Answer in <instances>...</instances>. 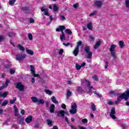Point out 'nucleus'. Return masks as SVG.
I'll use <instances>...</instances> for the list:
<instances>
[{"mask_svg":"<svg viewBox=\"0 0 129 129\" xmlns=\"http://www.w3.org/2000/svg\"><path fill=\"white\" fill-rule=\"evenodd\" d=\"M26 52L27 53V54H29V55H34V52L30 49H27Z\"/></svg>","mask_w":129,"mask_h":129,"instance_id":"c756f323","label":"nucleus"},{"mask_svg":"<svg viewBox=\"0 0 129 129\" xmlns=\"http://www.w3.org/2000/svg\"><path fill=\"white\" fill-rule=\"evenodd\" d=\"M17 101V97H14L13 98V100H11L10 101V104H14V103H15V102H16V101Z\"/></svg>","mask_w":129,"mask_h":129,"instance_id":"7c9ffc66","label":"nucleus"},{"mask_svg":"<svg viewBox=\"0 0 129 129\" xmlns=\"http://www.w3.org/2000/svg\"><path fill=\"white\" fill-rule=\"evenodd\" d=\"M63 45H64V46H66V47H68V46L70 45V47L71 48H72V47H73V45H72V44L68 42L67 43H63Z\"/></svg>","mask_w":129,"mask_h":129,"instance_id":"72a5a7b5","label":"nucleus"},{"mask_svg":"<svg viewBox=\"0 0 129 129\" xmlns=\"http://www.w3.org/2000/svg\"><path fill=\"white\" fill-rule=\"evenodd\" d=\"M119 46L121 48H122L123 47H124V42H123V41L121 40L119 41Z\"/></svg>","mask_w":129,"mask_h":129,"instance_id":"5701e85b","label":"nucleus"},{"mask_svg":"<svg viewBox=\"0 0 129 129\" xmlns=\"http://www.w3.org/2000/svg\"><path fill=\"white\" fill-rule=\"evenodd\" d=\"M81 45H82V41H80L78 42V44L76 47L79 49V46H81Z\"/></svg>","mask_w":129,"mask_h":129,"instance_id":"c03bdc74","label":"nucleus"},{"mask_svg":"<svg viewBox=\"0 0 129 129\" xmlns=\"http://www.w3.org/2000/svg\"><path fill=\"white\" fill-rule=\"evenodd\" d=\"M105 69H107V67H108V61H106L105 62Z\"/></svg>","mask_w":129,"mask_h":129,"instance_id":"864d4df0","label":"nucleus"},{"mask_svg":"<svg viewBox=\"0 0 129 129\" xmlns=\"http://www.w3.org/2000/svg\"><path fill=\"white\" fill-rule=\"evenodd\" d=\"M61 107L63 109H66V105H65V104L64 103H62L61 105Z\"/></svg>","mask_w":129,"mask_h":129,"instance_id":"09e8293b","label":"nucleus"},{"mask_svg":"<svg viewBox=\"0 0 129 129\" xmlns=\"http://www.w3.org/2000/svg\"><path fill=\"white\" fill-rule=\"evenodd\" d=\"M92 78L94 79V80H95V81H98V77L96 76V75H94L92 77Z\"/></svg>","mask_w":129,"mask_h":129,"instance_id":"4c0bfd02","label":"nucleus"},{"mask_svg":"<svg viewBox=\"0 0 129 129\" xmlns=\"http://www.w3.org/2000/svg\"><path fill=\"white\" fill-rule=\"evenodd\" d=\"M60 39L61 41H63V40L65 39V34H64V32H61V34L60 36Z\"/></svg>","mask_w":129,"mask_h":129,"instance_id":"c85d7f7f","label":"nucleus"},{"mask_svg":"<svg viewBox=\"0 0 129 129\" xmlns=\"http://www.w3.org/2000/svg\"><path fill=\"white\" fill-rule=\"evenodd\" d=\"M23 11H27L29 10V8L28 7H24L22 9Z\"/></svg>","mask_w":129,"mask_h":129,"instance_id":"052dcab7","label":"nucleus"},{"mask_svg":"<svg viewBox=\"0 0 129 129\" xmlns=\"http://www.w3.org/2000/svg\"><path fill=\"white\" fill-rule=\"evenodd\" d=\"M79 6V4H78V3L75 4L73 5V7L75 9H77V8H78Z\"/></svg>","mask_w":129,"mask_h":129,"instance_id":"5fc2aeb1","label":"nucleus"},{"mask_svg":"<svg viewBox=\"0 0 129 129\" xmlns=\"http://www.w3.org/2000/svg\"><path fill=\"white\" fill-rule=\"evenodd\" d=\"M18 48L20 51H22V52H24L25 51V47L24 46H22L21 44H19L18 45Z\"/></svg>","mask_w":129,"mask_h":129,"instance_id":"393cba45","label":"nucleus"},{"mask_svg":"<svg viewBox=\"0 0 129 129\" xmlns=\"http://www.w3.org/2000/svg\"><path fill=\"white\" fill-rule=\"evenodd\" d=\"M7 104H8V101L6 100H5L4 102L2 103V106H6Z\"/></svg>","mask_w":129,"mask_h":129,"instance_id":"a18cd8bd","label":"nucleus"},{"mask_svg":"<svg viewBox=\"0 0 129 129\" xmlns=\"http://www.w3.org/2000/svg\"><path fill=\"white\" fill-rule=\"evenodd\" d=\"M26 57H27V55L23 53H19L16 55V59L19 62H21L23 60L26 59Z\"/></svg>","mask_w":129,"mask_h":129,"instance_id":"39448f33","label":"nucleus"},{"mask_svg":"<svg viewBox=\"0 0 129 129\" xmlns=\"http://www.w3.org/2000/svg\"><path fill=\"white\" fill-rule=\"evenodd\" d=\"M56 113H57L58 117H62V118H64L65 117V111L63 110L56 112Z\"/></svg>","mask_w":129,"mask_h":129,"instance_id":"9d476101","label":"nucleus"},{"mask_svg":"<svg viewBox=\"0 0 129 129\" xmlns=\"http://www.w3.org/2000/svg\"><path fill=\"white\" fill-rule=\"evenodd\" d=\"M31 82H32V83H35V78H32Z\"/></svg>","mask_w":129,"mask_h":129,"instance_id":"774afa93","label":"nucleus"},{"mask_svg":"<svg viewBox=\"0 0 129 129\" xmlns=\"http://www.w3.org/2000/svg\"><path fill=\"white\" fill-rule=\"evenodd\" d=\"M82 121L83 123H87L88 120H87V119L85 118V119H83L82 120Z\"/></svg>","mask_w":129,"mask_h":129,"instance_id":"8fccbe9b","label":"nucleus"},{"mask_svg":"<svg viewBox=\"0 0 129 129\" xmlns=\"http://www.w3.org/2000/svg\"><path fill=\"white\" fill-rule=\"evenodd\" d=\"M116 95L117 98V100L115 101V104H118L122 99H125V101H127L129 98V90L127 89L126 91L121 95L119 93H117Z\"/></svg>","mask_w":129,"mask_h":129,"instance_id":"f257e3e1","label":"nucleus"},{"mask_svg":"<svg viewBox=\"0 0 129 129\" xmlns=\"http://www.w3.org/2000/svg\"><path fill=\"white\" fill-rule=\"evenodd\" d=\"M21 114L24 115V114H25V110L24 109H21Z\"/></svg>","mask_w":129,"mask_h":129,"instance_id":"0e129e2a","label":"nucleus"},{"mask_svg":"<svg viewBox=\"0 0 129 129\" xmlns=\"http://www.w3.org/2000/svg\"><path fill=\"white\" fill-rule=\"evenodd\" d=\"M44 92L46 94H48V95H52V94H53V92H52V91L48 89H45Z\"/></svg>","mask_w":129,"mask_h":129,"instance_id":"412c9836","label":"nucleus"},{"mask_svg":"<svg viewBox=\"0 0 129 129\" xmlns=\"http://www.w3.org/2000/svg\"><path fill=\"white\" fill-rule=\"evenodd\" d=\"M109 94H110L111 95H115V92H114V91H110L109 92Z\"/></svg>","mask_w":129,"mask_h":129,"instance_id":"de8ad7c7","label":"nucleus"},{"mask_svg":"<svg viewBox=\"0 0 129 129\" xmlns=\"http://www.w3.org/2000/svg\"><path fill=\"white\" fill-rule=\"evenodd\" d=\"M51 99L52 101V102L53 103H55V104H58V101L57 100V99H56V97H55V96H53L51 98Z\"/></svg>","mask_w":129,"mask_h":129,"instance_id":"6ab92c4d","label":"nucleus"},{"mask_svg":"<svg viewBox=\"0 0 129 129\" xmlns=\"http://www.w3.org/2000/svg\"><path fill=\"white\" fill-rule=\"evenodd\" d=\"M117 47V45L115 44H112L109 49V51L110 52L111 55L113 57V60L116 59V50H115V48Z\"/></svg>","mask_w":129,"mask_h":129,"instance_id":"7ed1b4c3","label":"nucleus"},{"mask_svg":"<svg viewBox=\"0 0 129 129\" xmlns=\"http://www.w3.org/2000/svg\"><path fill=\"white\" fill-rule=\"evenodd\" d=\"M48 106H49V102H46L45 103V107H48Z\"/></svg>","mask_w":129,"mask_h":129,"instance_id":"69168bd1","label":"nucleus"},{"mask_svg":"<svg viewBox=\"0 0 129 129\" xmlns=\"http://www.w3.org/2000/svg\"><path fill=\"white\" fill-rule=\"evenodd\" d=\"M65 32L66 33V34L70 35V36H71V35H72V31L69 29H66Z\"/></svg>","mask_w":129,"mask_h":129,"instance_id":"a878e982","label":"nucleus"},{"mask_svg":"<svg viewBox=\"0 0 129 129\" xmlns=\"http://www.w3.org/2000/svg\"><path fill=\"white\" fill-rule=\"evenodd\" d=\"M49 110H50V112H51V113H53V112L55 110V105H54V104L50 105V106L49 107Z\"/></svg>","mask_w":129,"mask_h":129,"instance_id":"f3484780","label":"nucleus"},{"mask_svg":"<svg viewBox=\"0 0 129 129\" xmlns=\"http://www.w3.org/2000/svg\"><path fill=\"white\" fill-rule=\"evenodd\" d=\"M101 45V40H99L97 41L96 43V44L94 46V49H97L100 47V46Z\"/></svg>","mask_w":129,"mask_h":129,"instance_id":"2eb2a0df","label":"nucleus"},{"mask_svg":"<svg viewBox=\"0 0 129 129\" xmlns=\"http://www.w3.org/2000/svg\"><path fill=\"white\" fill-rule=\"evenodd\" d=\"M94 5L96 7H97V8H101V7H102L103 3H102V1H96L94 3Z\"/></svg>","mask_w":129,"mask_h":129,"instance_id":"f8f14e48","label":"nucleus"},{"mask_svg":"<svg viewBox=\"0 0 129 129\" xmlns=\"http://www.w3.org/2000/svg\"><path fill=\"white\" fill-rule=\"evenodd\" d=\"M41 12H44V14L45 16H47V17H50V14L48 13V10L44 7L41 8Z\"/></svg>","mask_w":129,"mask_h":129,"instance_id":"4468645a","label":"nucleus"},{"mask_svg":"<svg viewBox=\"0 0 129 129\" xmlns=\"http://www.w3.org/2000/svg\"><path fill=\"white\" fill-rule=\"evenodd\" d=\"M30 69L31 71V73L34 76V77H39V74H35V67H34V66L31 65L30 66Z\"/></svg>","mask_w":129,"mask_h":129,"instance_id":"9b49d317","label":"nucleus"},{"mask_svg":"<svg viewBox=\"0 0 129 129\" xmlns=\"http://www.w3.org/2000/svg\"><path fill=\"white\" fill-rule=\"evenodd\" d=\"M79 53V48H78V47H75L73 51V54L74 56L76 57L77 55H78Z\"/></svg>","mask_w":129,"mask_h":129,"instance_id":"a211bd4d","label":"nucleus"},{"mask_svg":"<svg viewBox=\"0 0 129 129\" xmlns=\"http://www.w3.org/2000/svg\"><path fill=\"white\" fill-rule=\"evenodd\" d=\"M16 88L19 89L20 91H23L25 89V87L24 86V85H23V84H22L21 82H18L16 85Z\"/></svg>","mask_w":129,"mask_h":129,"instance_id":"0eeeda50","label":"nucleus"},{"mask_svg":"<svg viewBox=\"0 0 129 129\" xmlns=\"http://www.w3.org/2000/svg\"><path fill=\"white\" fill-rule=\"evenodd\" d=\"M12 127H14V128L17 129L18 128V125L14 124L13 125Z\"/></svg>","mask_w":129,"mask_h":129,"instance_id":"680f3d73","label":"nucleus"},{"mask_svg":"<svg viewBox=\"0 0 129 129\" xmlns=\"http://www.w3.org/2000/svg\"><path fill=\"white\" fill-rule=\"evenodd\" d=\"M72 94V92H71L70 90L68 89L67 92V98L70 97V96H71Z\"/></svg>","mask_w":129,"mask_h":129,"instance_id":"b1692460","label":"nucleus"},{"mask_svg":"<svg viewBox=\"0 0 129 129\" xmlns=\"http://www.w3.org/2000/svg\"><path fill=\"white\" fill-rule=\"evenodd\" d=\"M108 104H109V105H113V102H112V101H108Z\"/></svg>","mask_w":129,"mask_h":129,"instance_id":"4d7b16f0","label":"nucleus"},{"mask_svg":"<svg viewBox=\"0 0 129 129\" xmlns=\"http://www.w3.org/2000/svg\"><path fill=\"white\" fill-rule=\"evenodd\" d=\"M29 22L30 24H33L35 22V20L33 18H30L29 19Z\"/></svg>","mask_w":129,"mask_h":129,"instance_id":"603ef678","label":"nucleus"},{"mask_svg":"<svg viewBox=\"0 0 129 129\" xmlns=\"http://www.w3.org/2000/svg\"><path fill=\"white\" fill-rule=\"evenodd\" d=\"M89 37V41L90 42H93V41L95 40V38L92 36V35H90Z\"/></svg>","mask_w":129,"mask_h":129,"instance_id":"e433bc0d","label":"nucleus"},{"mask_svg":"<svg viewBox=\"0 0 129 129\" xmlns=\"http://www.w3.org/2000/svg\"><path fill=\"white\" fill-rule=\"evenodd\" d=\"M72 109L70 110V112L71 114H75L77 112V105L76 103H72L71 105Z\"/></svg>","mask_w":129,"mask_h":129,"instance_id":"423d86ee","label":"nucleus"},{"mask_svg":"<svg viewBox=\"0 0 129 129\" xmlns=\"http://www.w3.org/2000/svg\"><path fill=\"white\" fill-rule=\"evenodd\" d=\"M87 27L89 30H92V23L89 22L87 25Z\"/></svg>","mask_w":129,"mask_h":129,"instance_id":"bb28decb","label":"nucleus"},{"mask_svg":"<svg viewBox=\"0 0 129 129\" xmlns=\"http://www.w3.org/2000/svg\"><path fill=\"white\" fill-rule=\"evenodd\" d=\"M53 12H57L58 11V7L56 5H53Z\"/></svg>","mask_w":129,"mask_h":129,"instance_id":"ea45409f","label":"nucleus"},{"mask_svg":"<svg viewBox=\"0 0 129 129\" xmlns=\"http://www.w3.org/2000/svg\"><path fill=\"white\" fill-rule=\"evenodd\" d=\"M49 19H50V22H49V24H51V23H52V21H53V17H52V16H49Z\"/></svg>","mask_w":129,"mask_h":129,"instance_id":"e2e57ef3","label":"nucleus"},{"mask_svg":"<svg viewBox=\"0 0 129 129\" xmlns=\"http://www.w3.org/2000/svg\"><path fill=\"white\" fill-rule=\"evenodd\" d=\"M77 90L78 92H81V93H82V92H84V90L82 89V88L81 87H78Z\"/></svg>","mask_w":129,"mask_h":129,"instance_id":"473e14b6","label":"nucleus"},{"mask_svg":"<svg viewBox=\"0 0 129 129\" xmlns=\"http://www.w3.org/2000/svg\"><path fill=\"white\" fill-rule=\"evenodd\" d=\"M91 108H92V110H93V111H95L96 110V106H95L94 103H92L91 104Z\"/></svg>","mask_w":129,"mask_h":129,"instance_id":"2f4dec72","label":"nucleus"},{"mask_svg":"<svg viewBox=\"0 0 129 129\" xmlns=\"http://www.w3.org/2000/svg\"><path fill=\"white\" fill-rule=\"evenodd\" d=\"M85 83L86 84L87 87L88 88V92L91 93V92H92V89H93V86H90V82L88 80H85Z\"/></svg>","mask_w":129,"mask_h":129,"instance_id":"6e6552de","label":"nucleus"},{"mask_svg":"<svg viewBox=\"0 0 129 129\" xmlns=\"http://www.w3.org/2000/svg\"><path fill=\"white\" fill-rule=\"evenodd\" d=\"M9 83H10V81L9 80H6L5 84L3 86L0 87V90H3L4 88L8 87ZM8 94H9V92H4V93H3V92H0V97H4V98H6V97L8 96Z\"/></svg>","mask_w":129,"mask_h":129,"instance_id":"f03ea898","label":"nucleus"},{"mask_svg":"<svg viewBox=\"0 0 129 129\" xmlns=\"http://www.w3.org/2000/svg\"><path fill=\"white\" fill-rule=\"evenodd\" d=\"M32 120H33V116H32V115H29L25 119V121L27 123H30V122H31Z\"/></svg>","mask_w":129,"mask_h":129,"instance_id":"dca6fc26","label":"nucleus"},{"mask_svg":"<svg viewBox=\"0 0 129 129\" xmlns=\"http://www.w3.org/2000/svg\"><path fill=\"white\" fill-rule=\"evenodd\" d=\"M84 49L87 55V58L88 59H91V58H92V52L90 51V46L86 45Z\"/></svg>","mask_w":129,"mask_h":129,"instance_id":"20e7f679","label":"nucleus"},{"mask_svg":"<svg viewBox=\"0 0 129 129\" xmlns=\"http://www.w3.org/2000/svg\"><path fill=\"white\" fill-rule=\"evenodd\" d=\"M63 30H66V27H65L64 26H59L58 28L56 29V31L57 32H61V33H63Z\"/></svg>","mask_w":129,"mask_h":129,"instance_id":"ddd939ff","label":"nucleus"},{"mask_svg":"<svg viewBox=\"0 0 129 129\" xmlns=\"http://www.w3.org/2000/svg\"><path fill=\"white\" fill-rule=\"evenodd\" d=\"M60 20H61V21H64V20H66V19L65 18V17H64V16H60Z\"/></svg>","mask_w":129,"mask_h":129,"instance_id":"13d9d810","label":"nucleus"},{"mask_svg":"<svg viewBox=\"0 0 129 129\" xmlns=\"http://www.w3.org/2000/svg\"><path fill=\"white\" fill-rule=\"evenodd\" d=\"M63 52H64V50H63V49H60L59 51V54L61 55V54H63Z\"/></svg>","mask_w":129,"mask_h":129,"instance_id":"bf43d9fd","label":"nucleus"},{"mask_svg":"<svg viewBox=\"0 0 129 129\" xmlns=\"http://www.w3.org/2000/svg\"><path fill=\"white\" fill-rule=\"evenodd\" d=\"M114 114H115V108L113 107L111 108V111L110 112V116H111V118L113 119H115V118H116V117Z\"/></svg>","mask_w":129,"mask_h":129,"instance_id":"1a4fd4ad","label":"nucleus"},{"mask_svg":"<svg viewBox=\"0 0 129 129\" xmlns=\"http://www.w3.org/2000/svg\"><path fill=\"white\" fill-rule=\"evenodd\" d=\"M46 122L48 125L52 126V125L53 124V123H52V121L49 119L46 120Z\"/></svg>","mask_w":129,"mask_h":129,"instance_id":"c9c22d12","label":"nucleus"},{"mask_svg":"<svg viewBox=\"0 0 129 129\" xmlns=\"http://www.w3.org/2000/svg\"><path fill=\"white\" fill-rule=\"evenodd\" d=\"M10 72L11 74H14L15 71V70L10 69Z\"/></svg>","mask_w":129,"mask_h":129,"instance_id":"6e6d98bb","label":"nucleus"},{"mask_svg":"<svg viewBox=\"0 0 129 129\" xmlns=\"http://www.w3.org/2000/svg\"><path fill=\"white\" fill-rule=\"evenodd\" d=\"M18 122H19L20 124H24V118L19 117Z\"/></svg>","mask_w":129,"mask_h":129,"instance_id":"aec40b11","label":"nucleus"},{"mask_svg":"<svg viewBox=\"0 0 129 129\" xmlns=\"http://www.w3.org/2000/svg\"><path fill=\"white\" fill-rule=\"evenodd\" d=\"M28 37V39L30 40V41H32V40H33V35H32L31 33H29Z\"/></svg>","mask_w":129,"mask_h":129,"instance_id":"a19ab883","label":"nucleus"},{"mask_svg":"<svg viewBox=\"0 0 129 129\" xmlns=\"http://www.w3.org/2000/svg\"><path fill=\"white\" fill-rule=\"evenodd\" d=\"M76 67L77 70H80L81 69V66L78 64V63H76Z\"/></svg>","mask_w":129,"mask_h":129,"instance_id":"79ce46f5","label":"nucleus"},{"mask_svg":"<svg viewBox=\"0 0 129 129\" xmlns=\"http://www.w3.org/2000/svg\"><path fill=\"white\" fill-rule=\"evenodd\" d=\"M8 36L9 37H14V36H15V34H14V33L13 32H10L8 34Z\"/></svg>","mask_w":129,"mask_h":129,"instance_id":"3c124183","label":"nucleus"},{"mask_svg":"<svg viewBox=\"0 0 129 129\" xmlns=\"http://www.w3.org/2000/svg\"><path fill=\"white\" fill-rule=\"evenodd\" d=\"M16 2H17V0H10L9 5L14 6Z\"/></svg>","mask_w":129,"mask_h":129,"instance_id":"cd10ccee","label":"nucleus"},{"mask_svg":"<svg viewBox=\"0 0 129 129\" xmlns=\"http://www.w3.org/2000/svg\"><path fill=\"white\" fill-rule=\"evenodd\" d=\"M125 6H126V8H129V0L125 1Z\"/></svg>","mask_w":129,"mask_h":129,"instance_id":"49530a36","label":"nucleus"},{"mask_svg":"<svg viewBox=\"0 0 129 129\" xmlns=\"http://www.w3.org/2000/svg\"><path fill=\"white\" fill-rule=\"evenodd\" d=\"M97 13V11H94L93 13H91L89 15V17H92V16H95Z\"/></svg>","mask_w":129,"mask_h":129,"instance_id":"37998d69","label":"nucleus"},{"mask_svg":"<svg viewBox=\"0 0 129 129\" xmlns=\"http://www.w3.org/2000/svg\"><path fill=\"white\" fill-rule=\"evenodd\" d=\"M31 100L33 101L34 103H36V102H38L39 101V99L35 97H31Z\"/></svg>","mask_w":129,"mask_h":129,"instance_id":"4be33fe9","label":"nucleus"},{"mask_svg":"<svg viewBox=\"0 0 129 129\" xmlns=\"http://www.w3.org/2000/svg\"><path fill=\"white\" fill-rule=\"evenodd\" d=\"M94 94H95L96 96L99 97V98H101V97H102V95H101V94H99L96 91L94 92Z\"/></svg>","mask_w":129,"mask_h":129,"instance_id":"f704fd0d","label":"nucleus"},{"mask_svg":"<svg viewBox=\"0 0 129 129\" xmlns=\"http://www.w3.org/2000/svg\"><path fill=\"white\" fill-rule=\"evenodd\" d=\"M68 84H69V85H72L73 84L72 82L71 81H68Z\"/></svg>","mask_w":129,"mask_h":129,"instance_id":"338daca9","label":"nucleus"},{"mask_svg":"<svg viewBox=\"0 0 129 129\" xmlns=\"http://www.w3.org/2000/svg\"><path fill=\"white\" fill-rule=\"evenodd\" d=\"M37 102H38V104H44L45 103V101L43 99H40L38 100Z\"/></svg>","mask_w":129,"mask_h":129,"instance_id":"58836bf2","label":"nucleus"}]
</instances>
